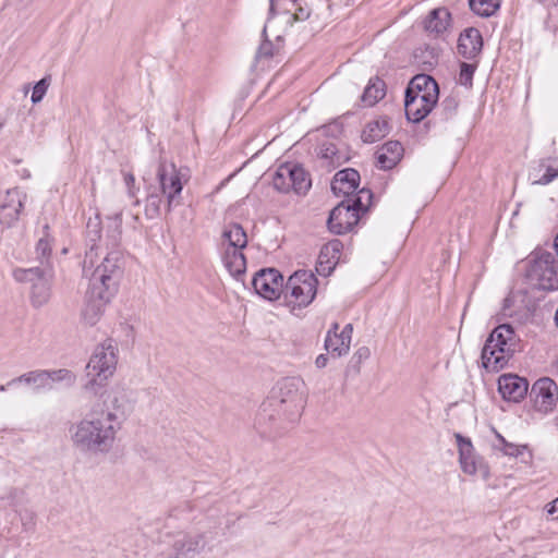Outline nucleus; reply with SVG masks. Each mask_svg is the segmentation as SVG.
I'll use <instances>...</instances> for the list:
<instances>
[{
	"instance_id": "32",
	"label": "nucleus",
	"mask_w": 558,
	"mask_h": 558,
	"mask_svg": "<svg viewBox=\"0 0 558 558\" xmlns=\"http://www.w3.org/2000/svg\"><path fill=\"white\" fill-rule=\"evenodd\" d=\"M470 9L478 16L493 15L500 5L499 0H469Z\"/></svg>"
},
{
	"instance_id": "16",
	"label": "nucleus",
	"mask_w": 558,
	"mask_h": 558,
	"mask_svg": "<svg viewBox=\"0 0 558 558\" xmlns=\"http://www.w3.org/2000/svg\"><path fill=\"white\" fill-rule=\"evenodd\" d=\"M531 395L536 407L547 411L558 401V385L548 377L539 378L533 384Z\"/></svg>"
},
{
	"instance_id": "28",
	"label": "nucleus",
	"mask_w": 558,
	"mask_h": 558,
	"mask_svg": "<svg viewBox=\"0 0 558 558\" xmlns=\"http://www.w3.org/2000/svg\"><path fill=\"white\" fill-rule=\"evenodd\" d=\"M46 374L45 369L32 371L25 373L19 377H15L8 381L9 386H14L16 384H26L34 386L35 390H44L47 388L46 386Z\"/></svg>"
},
{
	"instance_id": "45",
	"label": "nucleus",
	"mask_w": 558,
	"mask_h": 558,
	"mask_svg": "<svg viewBox=\"0 0 558 558\" xmlns=\"http://www.w3.org/2000/svg\"><path fill=\"white\" fill-rule=\"evenodd\" d=\"M547 513L555 515L558 513V497L547 505Z\"/></svg>"
},
{
	"instance_id": "38",
	"label": "nucleus",
	"mask_w": 558,
	"mask_h": 558,
	"mask_svg": "<svg viewBox=\"0 0 558 558\" xmlns=\"http://www.w3.org/2000/svg\"><path fill=\"white\" fill-rule=\"evenodd\" d=\"M475 69V64L462 62L460 64L459 83L463 86L471 87Z\"/></svg>"
},
{
	"instance_id": "25",
	"label": "nucleus",
	"mask_w": 558,
	"mask_h": 558,
	"mask_svg": "<svg viewBox=\"0 0 558 558\" xmlns=\"http://www.w3.org/2000/svg\"><path fill=\"white\" fill-rule=\"evenodd\" d=\"M435 105H428L426 100H421L415 96L405 93L404 96V110L407 119L411 122L418 123L425 119L433 110Z\"/></svg>"
},
{
	"instance_id": "46",
	"label": "nucleus",
	"mask_w": 558,
	"mask_h": 558,
	"mask_svg": "<svg viewBox=\"0 0 558 558\" xmlns=\"http://www.w3.org/2000/svg\"><path fill=\"white\" fill-rule=\"evenodd\" d=\"M315 364L318 368H324L328 364V356L326 354H319L316 357Z\"/></svg>"
},
{
	"instance_id": "14",
	"label": "nucleus",
	"mask_w": 558,
	"mask_h": 558,
	"mask_svg": "<svg viewBox=\"0 0 558 558\" xmlns=\"http://www.w3.org/2000/svg\"><path fill=\"white\" fill-rule=\"evenodd\" d=\"M24 195L19 189L0 192V223L12 226L23 208Z\"/></svg>"
},
{
	"instance_id": "42",
	"label": "nucleus",
	"mask_w": 558,
	"mask_h": 558,
	"mask_svg": "<svg viewBox=\"0 0 558 558\" xmlns=\"http://www.w3.org/2000/svg\"><path fill=\"white\" fill-rule=\"evenodd\" d=\"M272 56V44L270 41L263 43L257 51V57L269 58Z\"/></svg>"
},
{
	"instance_id": "4",
	"label": "nucleus",
	"mask_w": 558,
	"mask_h": 558,
	"mask_svg": "<svg viewBox=\"0 0 558 558\" xmlns=\"http://www.w3.org/2000/svg\"><path fill=\"white\" fill-rule=\"evenodd\" d=\"M222 262L229 274L241 280L246 270V259L243 250L247 245V236L239 223L227 226L222 232Z\"/></svg>"
},
{
	"instance_id": "6",
	"label": "nucleus",
	"mask_w": 558,
	"mask_h": 558,
	"mask_svg": "<svg viewBox=\"0 0 558 558\" xmlns=\"http://www.w3.org/2000/svg\"><path fill=\"white\" fill-rule=\"evenodd\" d=\"M13 277L19 282H31V304L35 308H40L48 304L51 298V288L53 274L50 268H17L13 271Z\"/></svg>"
},
{
	"instance_id": "11",
	"label": "nucleus",
	"mask_w": 558,
	"mask_h": 558,
	"mask_svg": "<svg viewBox=\"0 0 558 558\" xmlns=\"http://www.w3.org/2000/svg\"><path fill=\"white\" fill-rule=\"evenodd\" d=\"M361 214L349 198L343 199L330 211L327 220L328 229L335 234L350 232L361 219Z\"/></svg>"
},
{
	"instance_id": "7",
	"label": "nucleus",
	"mask_w": 558,
	"mask_h": 558,
	"mask_svg": "<svg viewBox=\"0 0 558 558\" xmlns=\"http://www.w3.org/2000/svg\"><path fill=\"white\" fill-rule=\"evenodd\" d=\"M526 276L538 289H558V258L547 251L535 252L530 262Z\"/></svg>"
},
{
	"instance_id": "12",
	"label": "nucleus",
	"mask_w": 558,
	"mask_h": 558,
	"mask_svg": "<svg viewBox=\"0 0 558 558\" xmlns=\"http://www.w3.org/2000/svg\"><path fill=\"white\" fill-rule=\"evenodd\" d=\"M304 383L296 377L284 378L279 384L278 402L283 411L292 415L300 414L304 407V395L301 387Z\"/></svg>"
},
{
	"instance_id": "29",
	"label": "nucleus",
	"mask_w": 558,
	"mask_h": 558,
	"mask_svg": "<svg viewBox=\"0 0 558 558\" xmlns=\"http://www.w3.org/2000/svg\"><path fill=\"white\" fill-rule=\"evenodd\" d=\"M161 205L162 194L156 187H148L144 208L145 217L149 220L158 218L161 213Z\"/></svg>"
},
{
	"instance_id": "34",
	"label": "nucleus",
	"mask_w": 558,
	"mask_h": 558,
	"mask_svg": "<svg viewBox=\"0 0 558 558\" xmlns=\"http://www.w3.org/2000/svg\"><path fill=\"white\" fill-rule=\"evenodd\" d=\"M349 199L363 214L368 210L372 204L373 193L371 190L363 187L354 196L349 197Z\"/></svg>"
},
{
	"instance_id": "19",
	"label": "nucleus",
	"mask_w": 558,
	"mask_h": 558,
	"mask_svg": "<svg viewBox=\"0 0 558 558\" xmlns=\"http://www.w3.org/2000/svg\"><path fill=\"white\" fill-rule=\"evenodd\" d=\"M483 38L477 28L470 27L464 29L458 39V52L464 59H475L482 51Z\"/></svg>"
},
{
	"instance_id": "41",
	"label": "nucleus",
	"mask_w": 558,
	"mask_h": 558,
	"mask_svg": "<svg viewBox=\"0 0 558 558\" xmlns=\"http://www.w3.org/2000/svg\"><path fill=\"white\" fill-rule=\"evenodd\" d=\"M371 356V351L367 347L359 348L352 356V361L356 364H361Z\"/></svg>"
},
{
	"instance_id": "20",
	"label": "nucleus",
	"mask_w": 558,
	"mask_h": 558,
	"mask_svg": "<svg viewBox=\"0 0 558 558\" xmlns=\"http://www.w3.org/2000/svg\"><path fill=\"white\" fill-rule=\"evenodd\" d=\"M360 173L352 168L338 171L331 182V191L335 195L350 197L359 187Z\"/></svg>"
},
{
	"instance_id": "23",
	"label": "nucleus",
	"mask_w": 558,
	"mask_h": 558,
	"mask_svg": "<svg viewBox=\"0 0 558 558\" xmlns=\"http://www.w3.org/2000/svg\"><path fill=\"white\" fill-rule=\"evenodd\" d=\"M403 147L398 141L385 143L376 153L377 167L383 170L392 169L403 156Z\"/></svg>"
},
{
	"instance_id": "13",
	"label": "nucleus",
	"mask_w": 558,
	"mask_h": 558,
	"mask_svg": "<svg viewBox=\"0 0 558 558\" xmlns=\"http://www.w3.org/2000/svg\"><path fill=\"white\" fill-rule=\"evenodd\" d=\"M252 284L258 295L269 301L277 300L283 287V276L275 268H264L254 275Z\"/></svg>"
},
{
	"instance_id": "33",
	"label": "nucleus",
	"mask_w": 558,
	"mask_h": 558,
	"mask_svg": "<svg viewBox=\"0 0 558 558\" xmlns=\"http://www.w3.org/2000/svg\"><path fill=\"white\" fill-rule=\"evenodd\" d=\"M293 2L296 5L293 19L302 22L311 17L320 0H293Z\"/></svg>"
},
{
	"instance_id": "53",
	"label": "nucleus",
	"mask_w": 558,
	"mask_h": 558,
	"mask_svg": "<svg viewBox=\"0 0 558 558\" xmlns=\"http://www.w3.org/2000/svg\"><path fill=\"white\" fill-rule=\"evenodd\" d=\"M121 217H122V214H121V213H118V214L116 215V219L119 221V223H121V221H122V218H121Z\"/></svg>"
},
{
	"instance_id": "47",
	"label": "nucleus",
	"mask_w": 558,
	"mask_h": 558,
	"mask_svg": "<svg viewBox=\"0 0 558 558\" xmlns=\"http://www.w3.org/2000/svg\"><path fill=\"white\" fill-rule=\"evenodd\" d=\"M441 105L450 111H454L457 109V102L451 98H446Z\"/></svg>"
},
{
	"instance_id": "2",
	"label": "nucleus",
	"mask_w": 558,
	"mask_h": 558,
	"mask_svg": "<svg viewBox=\"0 0 558 558\" xmlns=\"http://www.w3.org/2000/svg\"><path fill=\"white\" fill-rule=\"evenodd\" d=\"M121 428L117 414L110 411H92L70 427L73 447L84 453L109 452Z\"/></svg>"
},
{
	"instance_id": "37",
	"label": "nucleus",
	"mask_w": 558,
	"mask_h": 558,
	"mask_svg": "<svg viewBox=\"0 0 558 558\" xmlns=\"http://www.w3.org/2000/svg\"><path fill=\"white\" fill-rule=\"evenodd\" d=\"M50 82H51L50 76H45L35 84V86L33 88L32 97H31V100L34 105H36L43 100V98L45 97V95L50 86Z\"/></svg>"
},
{
	"instance_id": "9",
	"label": "nucleus",
	"mask_w": 558,
	"mask_h": 558,
	"mask_svg": "<svg viewBox=\"0 0 558 558\" xmlns=\"http://www.w3.org/2000/svg\"><path fill=\"white\" fill-rule=\"evenodd\" d=\"M182 169H178L174 163L160 161L157 168V179L160 186V193L166 196V211H172L173 207L181 204V193L183 190Z\"/></svg>"
},
{
	"instance_id": "44",
	"label": "nucleus",
	"mask_w": 558,
	"mask_h": 558,
	"mask_svg": "<svg viewBox=\"0 0 558 558\" xmlns=\"http://www.w3.org/2000/svg\"><path fill=\"white\" fill-rule=\"evenodd\" d=\"M352 333H353V326L352 324H347L342 330L340 331V335L342 336V338H344L345 340L350 341L351 342V339H352Z\"/></svg>"
},
{
	"instance_id": "24",
	"label": "nucleus",
	"mask_w": 558,
	"mask_h": 558,
	"mask_svg": "<svg viewBox=\"0 0 558 558\" xmlns=\"http://www.w3.org/2000/svg\"><path fill=\"white\" fill-rule=\"evenodd\" d=\"M341 248L342 244L338 240L329 242L322 248L318 265L316 267L318 274L328 276L332 271L335 265L340 258Z\"/></svg>"
},
{
	"instance_id": "10",
	"label": "nucleus",
	"mask_w": 558,
	"mask_h": 558,
	"mask_svg": "<svg viewBox=\"0 0 558 558\" xmlns=\"http://www.w3.org/2000/svg\"><path fill=\"white\" fill-rule=\"evenodd\" d=\"M317 283L318 280L313 272L299 270L289 277L286 289L290 292L298 306L305 307L316 296Z\"/></svg>"
},
{
	"instance_id": "17",
	"label": "nucleus",
	"mask_w": 558,
	"mask_h": 558,
	"mask_svg": "<svg viewBox=\"0 0 558 558\" xmlns=\"http://www.w3.org/2000/svg\"><path fill=\"white\" fill-rule=\"evenodd\" d=\"M527 389V380L518 375L505 374L498 379V390L506 400L519 402L525 397Z\"/></svg>"
},
{
	"instance_id": "22",
	"label": "nucleus",
	"mask_w": 558,
	"mask_h": 558,
	"mask_svg": "<svg viewBox=\"0 0 558 558\" xmlns=\"http://www.w3.org/2000/svg\"><path fill=\"white\" fill-rule=\"evenodd\" d=\"M456 439L462 471L470 475L476 474L482 469V463L476 460L471 440L464 438L461 434H456Z\"/></svg>"
},
{
	"instance_id": "27",
	"label": "nucleus",
	"mask_w": 558,
	"mask_h": 558,
	"mask_svg": "<svg viewBox=\"0 0 558 558\" xmlns=\"http://www.w3.org/2000/svg\"><path fill=\"white\" fill-rule=\"evenodd\" d=\"M386 84L383 80L376 77L369 80L362 95V100L366 106H374L386 95Z\"/></svg>"
},
{
	"instance_id": "21",
	"label": "nucleus",
	"mask_w": 558,
	"mask_h": 558,
	"mask_svg": "<svg viewBox=\"0 0 558 558\" xmlns=\"http://www.w3.org/2000/svg\"><path fill=\"white\" fill-rule=\"evenodd\" d=\"M451 13L447 8L433 9L424 21L425 31L435 37L442 36L451 27Z\"/></svg>"
},
{
	"instance_id": "52",
	"label": "nucleus",
	"mask_w": 558,
	"mask_h": 558,
	"mask_svg": "<svg viewBox=\"0 0 558 558\" xmlns=\"http://www.w3.org/2000/svg\"><path fill=\"white\" fill-rule=\"evenodd\" d=\"M8 387H10L8 385V383L5 385H0V391H2V392L5 391L8 389Z\"/></svg>"
},
{
	"instance_id": "40",
	"label": "nucleus",
	"mask_w": 558,
	"mask_h": 558,
	"mask_svg": "<svg viewBox=\"0 0 558 558\" xmlns=\"http://www.w3.org/2000/svg\"><path fill=\"white\" fill-rule=\"evenodd\" d=\"M123 180L128 187L129 195L134 197L138 191V189L135 187V177L131 172H123Z\"/></svg>"
},
{
	"instance_id": "30",
	"label": "nucleus",
	"mask_w": 558,
	"mask_h": 558,
	"mask_svg": "<svg viewBox=\"0 0 558 558\" xmlns=\"http://www.w3.org/2000/svg\"><path fill=\"white\" fill-rule=\"evenodd\" d=\"M351 342L339 335H326L325 349L332 355L340 357L348 354Z\"/></svg>"
},
{
	"instance_id": "26",
	"label": "nucleus",
	"mask_w": 558,
	"mask_h": 558,
	"mask_svg": "<svg viewBox=\"0 0 558 558\" xmlns=\"http://www.w3.org/2000/svg\"><path fill=\"white\" fill-rule=\"evenodd\" d=\"M389 130V121L386 118H379L367 123L362 132V138L365 143H375L385 137Z\"/></svg>"
},
{
	"instance_id": "8",
	"label": "nucleus",
	"mask_w": 558,
	"mask_h": 558,
	"mask_svg": "<svg viewBox=\"0 0 558 558\" xmlns=\"http://www.w3.org/2000/svg\"><path fill=\"white\" fill-rule=\"evenodd\" d=\"M274 187L283 193L293 191L299 195H304L310 190L312 181L303 167L293 163L280 165L274 177Z\"/></svg>"
},
{
	"instance_id": "3",
	"label": "nucleus",
	"mask_w": 558,
	"mask_h": 558,
	"mask_svg": "<svg viewBox=\"0 0 558 558\" xmlns=\"http://www.w3.org/2000/svg\"><path fill=\"white\" fill-rule=\"evenodd\" d=\"M522 350L521 340L510 324H501L493 329L482 350L483 367L499 372L510 359Z\"/></svg>"
},
{
	"instance_id": "35",
	"label": "nucleus",
	"mask_w": 558,
	"mask_h": 558,
	"mask_svg": "<svg viewBox=\"0 0 558 558\" xmlns=\"http://www.w3.org/2000/svg\"><path fill=\"white\" fill-rule=\"evenodd\" d=\"M49 226L44 227V235L38 240L36 245V253L40 258H48L51 254V242L52 239L48 232Z\"/></svg>"
},
{
	"instance_id": "50",
	"label": "nucleus",
	"mask_w": 558,
	"mask_h": 558,
	"mask_svg": "<svg viewBox=\"0 0 558 558\" xmlns=\"http://www.w3.org/2000/svg\"><path fill=\"white\" fill-rule=\"evenodd\" d=\"M329 154H335V148L333 147H327L326 148V153L324 154V157H328Z\"/></svg>"
},
{
	"instance_id": "51",
	"label": "nucleus",
	"mask_w": 558,
	"mask_h": 558,
	"mask_svg": "<svg viewBox=\"0 0 558 558\" xmlns=\"http://www.w3.org/2000/svg\"><path fill=\"white\" fill-rule=\"evenodd\" d=\"M4 125H5V120L0 118V133L2 132Z\"/></svg>"
},
{
	"instance_id": "31",
	"label": "nucleus",
	"mask_w": 558,
	"mask_h": 558,
	"mask_svg": "<svg viewBox=\"0 0 558 558\" xmlns=\"http://www.w3.org/2000/svg\"><path fill=\"white\" fill-rule=\"evenodd\" d=\"M46 374V389H51L53 383H65L68 386H72L75 383L76 376L75 374L66 368H60V369H52L47 371L45 369Z\"/></svg>"
},
{
	"instance_id": "48",
	"label": "nucleus",
	"mask_w": 558,
	"mask_h": 558,
	"mask_svg": "<svg viewBox=\"0 0 558 558\" xmlns=\"http://www.w3.org/2000/svg\"><path fill=\"white\" fill-rule=\"evenodd\" d=\"M339 335V324L337 322L332 323L331 324V327L329 328V330L327 331V335Z\"/></svg>"
},
{
	"instance_id": "49",
	"label": "nucleus",
	"mask_w": 558,
	"mask_h": 558,
	"mask_svg": "<svg viewBox=\"0 0 558 558\" xmlns=\"http://www.w3.org/2000/svg\"><path fill=\"white\" fill-rule=\"evenodd\" d=\"M276 2L277 0H269V14L274 15L276 12Z\"/></svg>"
},
{
	"instance_id": "54",
	"label": "nucleus",
	"mask_w": 558,
	"mask_h": 558,
	"mask_svg": "<svg viewBox=\"0 0 558 558\" xmlns=\"http://www.w3.org/2000/svg\"><path fill=\"white\" fill-rule=\"evenodd\" d=\"M134 205L135 206L140 205V199H135Z\"/></svg>"
},
{
	"instance_id": "36",
	"label": "nucleus",
	"mask_w": 558,
	"mask_h": 558,
	"mask_svg": "<svg viewBox=\"0 0 558 558\" xmlns=\"http://www.w3.org/2000/svg\"><path fill=\"white\" fill-rule=\"evenodd\" d=\"M542 170H544V173L541 177L534 175L533 184L546 185L558 177V167L554 168L546 165L545 162H542L538 166V171Z\"/></svg>"
},
{
	"instance_id": "43",
	"label": "nucleus",
	"mask_w": 558,
	"mask_h": 558,
	"mask_svg": "<svg viewBox=\"0 0 558 558\" xmlns=\"http://www.w3.org/2000/svg\"><path fill=\"white\" fill-rule=\"evenodd\" d=\"M178 545H181V547H180V549H179V550H180L182 554H183V553H185V551H191V550H194V549H195V548H194V544H193L192 542H189V543H187V545L185 544V536H183V538H182V539H178V541L175 542V546H178Z\"/></svg>"
},
{
	"instance_id": "18",
	"label": "nucleus",
	"mask_w": 558,
	"mask_h": 558,
	"mask_svg": "<svg viewBox=\"0 0 558 558\" xmlns=\"http://www.w3.org/2000/svg\"><path fill=\"white\" fill-rule=\"evenodd\" d=\"M86 234L89 243V248L85 253L83 272L85 276H88V271L93 269L95 262L98 257V246L96 242L99 241L101 236V222L98 216H96L94 219L89 218V220L87 221Z\"/></svg>"
},
{
	"instance_id": "5",
	"label": "nucleus",
	"mask_w": 558,
	"mask_h": 558,
	"mask_svg": "<svg viewBox=\"0 0 558 558\" xmlns=\"http://www.w3.org/2000/svg\"><path fill=\"white\" fill-rule=\"evenodd\" d=\"M118 363V348L111 338L98 344L86 366L87 376L90 377L86 389H94L95 386H102L111 377Z\"/></svg>"
},
{
	"instance_id": "39",
	"label": "nucleus",
	"mask_w": 558,
	"mask_h": 558,
	"mask_svg": "<svg viewBox=\"0 0 558 558\" xmlns=\"http://www.w3.org/2000/svg\"><path fill=\"white\" fill-rule=\"evenodd\" d=\"M496 437L499 440L500 445L498 448L510 457H518L522 453V450L525 449V446H518L511 442H508L499 433H496Z\"/></svg>"
},
{
	"instance_id": "15",
	"label": "nucleus",
	"mask_w": 558,
	"mask_h": 558,
	"mask_svg": "<svg viewBox=\"0 0 558 558\" xmlns=\"http://www.w3.org/2000/svg\"><path fill=\"white\" fill-rule=\"evenodd\" d=\"M405 93L426 100L428 105H436L439 98L437 82L427 74L415 75L409 83Z\"/></svg>"
},
{
	"instance_id": "1",
	"label": "nucleus",
	"mask_w": 558,
	"mask_h": 558,
	"mask_svg": "<svg viewBox=\"0 0 558 558\" xmlns=\"http://www.w3.org/2000/svg\"><path fill=\"white\" fill-rule=\"evenodd\" d=\"M123 268V253L120 250H112L87 276L89 286L81 312V319L86 326L93 327L100 320L106 305L118 291Z\"/></svg>"
}]
</instances>
